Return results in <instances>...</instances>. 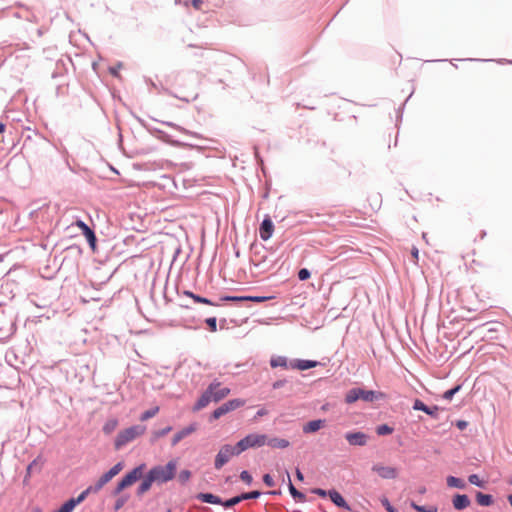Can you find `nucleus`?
Returning <instances> with one entry per match:
<instances>
[{"label":"nucleus","mask_w":512,"mask_h":512,"mask_svg":"<svg viewBox=\"0 0 512 512\" xmlns=\"http://www.w3.org/2000/svg\"><path fill=\"white\" fill-rule=\"evenodd\" d=\"M384 397L385 394L380 391L353 388L347 392L345 400L347 403H353L359 399L365 402H375L383 399Z\"/></svg>","instance_id":"obj_1"},{"label":"nucleus","mask_w":512,"mask_h":512,"mask_svg":"<svg viewBox=\"0 0 512 512\" xmlns=\"http://www.w3.org/2000/svg\"><path fill=\"white\" fill-rule=\"evenodd\" d=\"M146 429V426L143 423H140L122 430L115 440V448L119 449L127 443L135 440L139 436L143 435Z\"/></svg>","instance_id":"obj_2"},{"label":"nucleus","mask_w":512,"mask_h":512,"mask_svg":"<svg viewBox=\"0 0 512 512\" xmlns=\"http://www.w3.org/2000/svg\"><path fill=\"white\" fill-rule=\"evenodd\" d=\"M177 469V461L171 460L164 466H156L149 473L155 482L164 483L174 478Z\"/></svg>","instance_id":"obj_3"},{"label":"nucleus","mask_w":512,"mask_h":512,"mask_svg":"<svg viewBox=\"0 0 512 512\" xmlns=\"http://www.w3.org/2000/svg\"><path fill=\"white\" fill-rule=\"evenodd\" d=\"M122 468L123 465L120 462L114 465L108 472L104 473L94 485L85 489L83 491L84 495L87 497L90 493H97L100 491L113 477L120 473Z\"/></svg>","instance_id":"obj_4"},{"label":"nucleus","mask_w":512,"mask_h":512,"mask_svg":"<svg viewBox=\"0 0 512 512\" xmlns=\"http://www.w3.org/2000/svg\"><path fill=\"white\" fill-rule=\"evenodd\" d=\"M242 451L238 447V444L235 446L224 445L220 448L219 452L215 457L214 466L216 469H221L226 463L230 461L233 456L239 455Z\"/></svg>","instance_id":"obj_5"},{"label":"nucleus","mask_w":512,"mask_h":512,"mask_svg":"<svg viewBox=\"0 0 512 512\" xmlns=\"http://www.w3.org/2000/svg\"><path fill=\"white\" fill-rule=\"evenodd\" d=\"M144 470V465H140L133 470H131L128 474H126L123 479L117 484L115 488L114 494L117 495L124 489L132 486L137 480L142 477Z\"/></svg>","instance_id":"obj_6"},{"label":"nucleus","mask_w":512,"mask_h":512,"mask_svg":"<svg viewBox=\"0 0 512 512\" xmlns=\"http://www.w3.org/2000/svg\"><path fill=\"white\" fill-rule=\"evenodd\" d=\"M267 435L266 434H249L241 439L237 444L240 450L243 452L249 448H257L266 445Z\"/></svg>","instance_id":"obj_7"},{"label":"nucleus","mask_w":512,"mask_h":512,"mask_svg":"<svg viewBox=\"0 0 512 512\" xmlns=\"http://www.w3.org/2000/svg\"><path fill=\"white\" fill-rule=\"evenodd\" d=\"M244 405V401L240 399L230 400L224 404H222L219 408H217L212 416H223L229 412L234 411L235 409Z\"/></svg>","instance_id":"obj_8"},{"label":"nucleus","mask_w":512,"mask_h":512,"mask_svg":"<svg viewBox=\"0 0 512 512\" xmlns=\"http://www.w3.org/2000/svg\"><path fill=\"white\" fill-rule=\"evenodd\" d=\"M372 470L376 472L383 479H395L398 475L396 468L391 466H384L376 464L372 467Z\"/></svg>","instance_id":"obj_9"},{"label":"nucleus","mask_w":512,"mask_h":512,"mask_svg":"<svg viewBox=\"0 0 512 512\" xmlns=\"http://www.w3.org/2000/svg\"><path fill=\"white\" fill-rule=\"evenodd\" d=\"M345 438L353 446H364L368 440V436L362 432L347 433Z\"/></svg>","instance_id":"obj_10"},{"label":"nucleus","mask_w":512,"mask_h":512,"mask_svg":"<svg viewBox=\"0 0 512 512\" xmlns=\"http://www.w3.org/2000/svg\"><path fill=\"white\" fill-rule=\"evenodd\" d=\"M274 225L270 218H265L260 226L259 234L260 238L267 241L273 234Z\"/></svg>","instance_id":"obj_11"},{"label":"nucleus","mask_w":512,"mask_h":512,"mask_svg":"<svg viewBox=\"0 0 512 512\" xmlns=\"http://www.w3.org/2000/svg\"><path fill=\"white\" fill-rule=\"evenodd\" d=\"M214 388H208L199 398V400L196 402V404L193 407V411L197 412L200 409L206 407L212 400V393Z\"/></svg>","instance_id":"obj_12"},{"label":"nucleus","mask_w":512,"mask_h":512,"mask_svg":"<svg viewBox=\"0 0 512 512\" xmlns=\"http://www.w3.org/2000/svg\"><path fill=\"white\" fill-rule=\"evenodd\" d=\"M86 496L82 492L77 498H71L66 501L58 510V512H72L76 505L85 500Z\"/></svg>","instance_id":"obj_13"},{"label":"nucleus","mask_w":512,"mask_h":512,"mask_svg":"<svg viewBox=\"0 0 512 512\" xmlns=\"http://www.w3.org/2000/svg\"><path fill=\"white\" fill-rule=\"evenodd\" d=\"M452 503L456 510H463L470 506L471 501L465 494H456L452 499Z\"/></svg>","instance_id":"obj_14"},{"label":"nucleus","mask_w":512,"mask_h":512,"mask_svg":"<svg viewBox=\"0 0 512 512\" xmlns=\"http://www.w3.org/2000/svg\"><path fill=\"white\" fill-rule=\"evenodd\" d=\"M266 445L273 449H286L290 446V442L284 438L270 437L267 435Z\"/></svg>","instance_id":"obj_15"},{"label":"nucleus","mask_w":512,"mask_h":512,"mask_svg":"<svg viewBox=\"0 0 512 512\" xmlns=\"http://www.w3.org/2000/svg\"><path fill=\"white\" fill-rule=\"evenodd\" d=\"M328 495L331 499V501L338 507L343 508L347 511H351L350 506L347 504L345 499L342 497V495L337 492L336 490H330L328 492Z\"/></svg>","instance_id":"obj_16"},{"label":"nucleus","mask_w":512,"mask_h":512,"mask_svg":"<svg viewBox=\"0 0 512 512\" xmlns=\"http://www.w3.org/2000/svg\"><path fill=\"white\" fill-rule=\"evenodd\" d=\"M197 430V425L196 424H190L189 426L183 428L181 431L177 432L173 439H172V445H176L178 442H180L182 439H184L185 437L189 436L190 434H192L193 432H195Z\"/></svg>","instance_id":"obj_17"},{"label":"nucleus","mask_w":512,"mask_h":512,"mask_svg":"<svg viewBox=\"0 0 512 512\" xmlns=\"http://www.w3.org/2000/svg\"><path fill=\"white\" fill-rule=\"evenodd\" d=\"M324 425H325V420H322V419L313 420L303 426V432L304 433H315L318 430H320L321 428H323Z\"/></svg>","instance_id":"obj_18"},{"label":"nucleus","mask_w":512,"mask_h":512,"mask_svg":"<svg viewBox=\"0 0 512 512\" xmlns=\"http://www.w3.org/2000/svg\"><path fill=\"white\" fill-rule=\"evenodd\" d=\"M208 388H214L212 393L213 401L221 400L229 393V389L221 387L220 384H211Z\"/></svg>","instance_id":"obj_19"},{"label":"nucleus","mask_w":512,"mask_h":512,"mask_svg":"<svg viewBox=\"0 0 512 512\" xmlns=\"http://www.w3.org/2000/svg\"><path fill=\"white\" fill-rule=\"evenodd\" d=\"M155 482L154 479L151 478L150 473L148 472L147 476L143 479L142 483L139 485L137 489V494L139 496L146 493L150 488L152 483Z\"/></svg>","instance_id":"obj_20"},{"label":"nucleus","mask_w":512,"mask_h":512,"mask_svg":"<svg viewBox=\"0 0 512 512\" xmlns=\"http://www.w3.org/2000/svg\"><path fill=\"white\" fill-rule=\"evenodd\" d=\"M317 364H318V363H317L316 361H311V360H298L296 363L291 364V367H292V368L299 369V370H307V369H310V368L316 367V366H317Z\"/></svg>","instance_id":"obj_21"},{"label":"nucleus","mask_w":512,"mask_h":512,"mask_svg":"<svg viewBox=\"0 0 512 512\" xmlns=\"http://www.w3.org/2000/svg\"><path fill=\"white\" fill-rule=\"evenodd\" d=\"M198 499L205 503L222 504L221 499L218 496L211 493H201L198 495Z\"/></svg>","instance_id":"obj_22"},{"label":"nucleus","mask_w":512,"mask_h":512,"mask_svg":"<svg viewBox=\"0 0 512 512\" xmlns=\"http://www.w3.org/2000/svg\"><path fill=\"white\" fill-rule=\"evenodd\" d=\"M476 501L480 506H490L493 504V498L489 494L478 492L476 494Z\"/></svg>","instance_id":"obj_23"},{"label":"nucleus","mask_w":512,"mask_h":512,"mask_svg":"<svg viewBox=\"0 0 512 512\" xmlns=\"http://www.w3.org/2000/svg\"><path fill=\"white\" fill-rule=\"evenodd\" d=\"M446 481L447 485L451 488L464 489L466 487V484L462 479L454 476H448Z\"/></svg>","instance_id":"obj_24"},{"label":"nucleus","mask_w":512,"mask_h":512,"mask_svg":"<svg viewBox=\"0 0 512 512\" xmlns=\"http://www.w3.org/2000/svg\"><path fill=\"white\" fill-rule=\"evenodd\" d=\"M287 479H288V482H289V492L290 494L293 496L294 499H297L299 501H304L305 500V495L301 492H299L295 487L294 485L292 484L291 482V478H290V475L289 473L287 472Z\"/></svg>","instance_id":"obj_25"},{"label":"nucleus","mask_w":512,"mask_h":512,"mask_svg":"<svg viewBox=\"0 0 512 512\" xmlns=\"http://www.w3.org/2000/svg\"><path fill=\"white\" fill-rule=\"evenodd\" d=\"M413 409L416 411H422L428 415H432L435 411L426 406L421 400L416 399L413 404Z\"/></svg>","instance_id":"obj_26"},{"label":"nucleus","mask_w":512,"mask_h":512,"mask_svg":"<svg viewBox=\"0 0 512 512\" xmlns=\"http://www.w3.org/2000/svg\"><path fill=\"white\" fill-rule=\"evenodd\" d=\"M184 294L191 297L197 303H202V304H207V305H212V306L217 305V304L213 303L212 301H210L209 299L195 295L190 291H185Z\"/></svg>","instance_id":"obj_27"},{"label":"nucleus","mask_w":512,"mask_h":512,"mask_svg":"<svg viewBox=\"0 0 512 512\" xmlns=\"http://www.w3.org/2000/svg\"><path fill=\"white\" fill-rule=\"evenodd\" d=\"M270 365L273 368H276V367H284V368H286L287 367V359L285 357H283V356L273 357L270 360Z\"/></svg>","instance_id":"obj_28"},{"label":"nucleus","mask_w":512,"mask_h":512,"mask_svg":"<svg viewBox=\"0 0 512 512\" xmlns=\"http://www.w3.org/2000/svg\"><path fill=\"white\" fill-rule=\"evenodd\" d=\"M75 225L81 229L83 235L85 237H87L88 235H90L91 233H93L94 231L86 224L84 223L82 220H77L75 222Z\"/></svg>","instance_id":"obj_29"},{"label":"nucleus","mask_w":512,"mask_h":512,"mask_svg":"<svg viewBox=\"0 0 512 512\" xmlns=\"http://www.w3.org/2000/svg\"><path fill=\"white\" fill-rule=\"evenodd\" d=\"M394 431L393 427L387 425V424H383V425H380L376 428V432L378 435L382 436V435H389L391 434L392 432Z\"/></svg>","instance_id":"obj_30"},{"label":"nucleus","mask_w":512,"mask_h":512,"mask_svg":"<svg viewBox=\"0 0 512 512\" xmlns=\"http://www.w3.org/2000/svg\"><path fill=\"white\" fill-rule=\"evenodd\" d=\"M117 425V421L115 419H111L105 424L103 430L106 434H110L116 429Z\"/></svg>","instance_id":"obj_31"},{"label":"nucleus","mask_w":512,"mask_h":512,"mask_svg":"<svg viewBox=\"0 0 512 512\" xmlns=\"http://www.w3.org/2000/svg\"><path fill=\"white\" fill-rule=\"evenodd\" d=\"M468 481L471 484L476 485L478 487H484V485H485L484 481H482L477 474H471L468 477Z\"/></svg>","instance_id":"obj_32"},{"label":"nucleus","mask_w":512,"mask_h":512,"mask_svg":"<svg viewBox=\"0 0 512 512\" xmlns=\"http://www.w3.org/2000/svg\"><path fill=\"white\" fill-rule=\"evenodd\" d=\"M241 501H243V499L241 498V495H239V496H235V497H233V498H231V499H229V500H227L225 502H222V505L224 507L229 508V507H232V506L240 503Z\"/></svg>","instance_id":"obj_33"},{"label":"nucleus","mask_w":512,"mask_h":512,"mask_svg":"<svg viewBox=\"0 0 512 512\" xmlns=\"http://www.w3.org/2000/svg\"><path fill=\"white\" fill-rule=\"evenodd\" d=\"M461 389V385H457L454 388L447 390L443 394V398L446 400H451L452 397Z\"/></svg>","instance_id":"obj_34"},{"label":"nucleus","mask_w":512,"mask_h":512,"mask_svg":"<svg viewBox=\"0 0 512 512\" xmlns=\"http://www.w3.org/2000/svg\"><path fill=\"white\" fill-rule=\"evenodd\" d=\"M411 506L418 512H438V509L437 507H430V508H426L424 506H419L415 503H412Z\"/></svg>","instance_id":"obj_35"},{"label":"nucleus","mask_w":512,"mask_h":512,"mask_svg":"<svg viewBox=\"0 0 512 512\" xmlns=\"http://www.w3.org/2000/svg\"><path fill=\"white\" fill-rule=\"evenodd\" d=\"M273 297H266V296H246V301H252V302H265L267 300L272 299Z\"/></svg>","instance_id":"obj_36"},{"label":"nucleus","mask_w":512,"mask_h":512,"mask_svg":"<svg viewBox=\"0 0 512 512\" xmlns=\"http://www.w3.org/2000/svg\"><path fill=\"white\" fill-rule=\"evenodd\" d=\"M222 301H232V302H243L246 301V296H224L221 298Z\"/></svg>","instance_id":"obj_37"},{"label":"nucleus","mask_w":512,"mask_h":512,"mask_svg":"<svg viewBox=\"0 0 512 512\" xmlns=\"http://www.w3.org/2000/svg\"><path fill=\"white\" fill-rule=\"evenodd\" d=\"M211 332H215L217 330V320L215 317H210L205 320Z\"/></svg>","instance_id":"obj_38"},{"label":"nucleus","mask_w":512,"mask_h":512,"mask_svg":"<svg viewBox=\"0 0 512 512\" xmlns=\"http://www.w3.org/2000/svg\"><path fill=\"white\" fill-rule=\"evenodd\" d=\"M191 477V472L189 470H182L179 475L178 479L181 483L187 482Z\"/></svg>","instance_id":"obj_39"},{"label":"nucleus","mask_w":512,"mask_h":512,"mask_svg":"<svg viewBox=\"0 0 512 512\" xmlns=\"http://www.w3.org/2000/svg\"><path fill=\"white\" fill-rule=\"evenodd\" d=\"M260 496V492L259 491H251V492H248V493H243L241 494V498L243 500H247V499H256Z\"/></svg>","instance_id":"obj_40"},{"label":"nucleus","mask_w":512,"mask_h":512,"mask_svg":"<svg viewBox=\"0 0 512 512\" xmlns=\"http://www.w3.org/2000/svg\"><path fill=\"white\" fill-rule=\"evenodd\" d=\"M298 278L301 280V281H304V280H307L310 278V272L308 269L306 268H302L299 270L298 272Z\"/></svg>","instance_id":"obj_41"},{"label":"nucleus","mask_w":512,"mask_h":512,"mask_svg":"<svg viewBox=\"0 0 512 512\" xmlns=\"http://www.w3.org/2000/svg\"><path fill=\"white\" fill-rule=\"evenodd\" d=\"M91 249L94 251L96 249V236L95 233H91L86 237Z\"/></svg>","instance_id":"obj_42"},{"label":"nucleus","mask_w":512,"mask_h":512,"mask_svg":"<svg viewBox=\"0 0 512 512\" xmlns=\"http://www.w3.org/2000/svg\"><path fill=\"white\" fill-rule=\"evenodd\" d=\"M240 479L247 484H250L252 482V476L249 474L248 471H242L240 474Z\"/></svg>","instance_id":"obj_43"},{"label":"nucleus","mask_w":512,"mask_h":512,"mask_svg":"<svg viewBox=\"0 0 512 512\" xmlns=\"http://www.w3.org/2000/svg\"><path fill=\"white\" fill-rule=\"evenodd\" d=\"M170 431H171V427H170V426H167V427L163 428V429H162V430H160V431H156V432H154V438H155V439H157V438H159V437H161V436H164V435H166V434H167L168 432H170Z\"/></svg>","instance_id":"obj_44"},{"label":"nucleus","mask_w":512,"mask_h":512,"mask_svg":"<svg viewBox=\"0 0 512 512\" xmlns=\"http://www.w3.org/2000/svg\"><path fill=\"white\" fill-rule=\"evenodd\" d=\"M263 482L268 486V487H273L275 482L273 480V478L269 475V474H265L263 476Z\"/></svg>","instance_id":"obj_45"},{"label":"nucleus","mask_w":512,"mask_h":512,"mask_svg":"<svg viewBox=\"0 0 512 512\" xmlns=\"http://www.w3.org/2000/svg\"><path fill=\"white\" fill-rule=\"evenodd\" d=\"M159 412V408L158 407H155V408H152L150 410H147L143 416H155V414H157Z\"/></svg>","instance_id":"obj_46"},{"label":"nucleus","mask_w":512,"mask_h":512,"mask_svg":"<svg viewBox=\"0 0 512 512\" xmlns=\"http://www.w3.org/2000/svg\"><path fill=\"white\" fill-rule=\"evenodd\" d=\"M468 423L464 420H459L456 422V426L459 430H464L467 427Z\"/></svg>","instance_id":"obj_47"},{"label":"nucleus","mask_w":512,"mask_h":512,"mask_svg":"<svg viewBox=\"0 0 512 512\" xmlns=\"http://www.w3.org/2000/svg\"><path fill=\"white\" fill-rule=\"evenodd\" d=\"M202 4V0H192V5L196 10H200L202 8Z\"/></svg>","instance_id":"obj_48"},{"label":"nucleus","mask_w":512,"mask_h":512,"mask_svg":"<svg viewBox=\"0 0 512 512\" xmlns=\"http://www.w3.org/2000/svg\"><path fill=\"white\" fill-rule=\"evenodd\" d=\"M313 493L317 494L320 497H326V495L328 494L325 490L320 489V488L314 489Z\"/></svg>","instance_id":"obj_49"},{"label":"nucleus","mask_w":512,"mask_h":512,"mask_svg":"<svg viewBox=\"0 0 512 512\" xmlns=\"http://www.w3.org/2000/svg\"><path fill=\"white\" fill-rule=\"evenodd\" d=\"M411 254H412V257L414 259V262L416 263L418 261V255H419L418 249L416 247H413L412 251H411Z\"/></svg>","instance_id":"obj_50"},{"label":"nucleus","mask_w":512,"mask_h":512,"mask_svg":"<svg viewBox=\"0 0 512 512\" xmlns=\"http://www.w3.org/2000/svg\"><path fill=\"white\" fill-rule=\"evenodd\" d=\"M38 459L33 460L27 467V471L30 472L36 465H37Z\"/></svg>","instance_id":"obj_51"},{"label":"nucleus","mask_w":512,"mask_h":512,"mask_svg":"<svg viewBox=\"0 0 512 512\" xmlns=\"http://www.w3.org/2000/svg\"><path fill=\"white\" fill-rule=\"evenodd\" d=\"M296 477L298 480H303V474L299 469L296 470Z\"/></svg>","instance_id":"obj_52"},{"label":"nucleus","mask_w":512,"mask_h":512,"mask_svg":"<svg viewBox=\"0 0 512 512\" xmlns=\"http://www.w3.org/2000/svg\"><path fill=\"white\" fill-rule=\"evenodd\" d=\"M282 385H283V381H277V382H275V383L273 384V388H275V389H276V388L281 387Z\"/></svg>","instance_id":"obj_53"},{"label":"nucleus","mask_w":512,"mask_h":512,"mask_svg":"<svg viewBox=\"0 0 512 512\" xmlns=\"http://www.w3.org/2000/svg\"><path fill=\"white\" fill-rule=\"evenodd\" d=\"M122 505H123V501L118 500V501L116 502L115 509H116V510L120 509V508L122 507Z\"/></svg>","instance_id":"obj_54"},{"label":"nucleus","mask_w":512,"mask_h":512,"mask_svg":"<svg viewBox=\"0 0 512 512\" xmlns=\"http://www.w3.org/2000/svg\"><path fill=\"white\" fill-rule=\"evenodd\" d=\"M5 125L3 123H0V133L4 132Z\"/></svg>","instance_id":"obj_55"},{"label":"nucleus","mask_w":512,"mask_h":512,"mask_svg":"<svg viewBox=\"0 0 512 512\" xmlns=\"http://www.w3.org/2000/svg\"><path fill=\"white\" fill-rule=\"evenodd\" d=\"M387 510L390 512H394L393 509L391 508V506L389 505V503H387Z\"/></svg>","instance_id":"obj_56"},{"label":"nucleus","mask_w":512,"mask_h":512,"mask_svg":"<svg viewBox=\"0 0 512 512\" xmlns=\"http://www.w3.org/2000/svg\"><path fill=\"white\" fill-rule=\"evenodd\" d=\"M508 501H509L510 505L512 506V495L508 496Z\"/></svg>","instance_id":"obj_57"},{"label":"nucleus","mask_w":512,"mask_h":512,"mask_svg":"<svg viewBox=\"0 0 512 512\" xmlns=\"http://www.w3.org/2000/svg\"><path fill=\"white\" fill-rule=\"evenodd\" d=\"M33 512H42L40 509H34Z\"/></svg>","instance_id":"obj_58"},{"label":"nucleus","mask_w":512,"mask_h":512,"mask_svg":"<svg viewBox=\"0 0 512 512\" xmlns=\"http://www.w3.org/2000/svg\"><path fill=\"white\" fill-rule=\"evenodd\" d=\"M258 416H262V413L260 411L257 412Z\"/></svg>","instance_id":"obj_59"},{"label":"nucleus","mask_w":512,"mask_h":512,"mask_svg":"<svg viewBox=\"0 0 512 512\" xmlns=\"http://www.w3.org/2000/svg\"><path fill=\"white\" fill-rule=\"evenodd\" d=\"M509 482H510V484L512 485V478L510 479V481H509Z\"/></svg>","instance_id":"obj_60"}]
</instances>
